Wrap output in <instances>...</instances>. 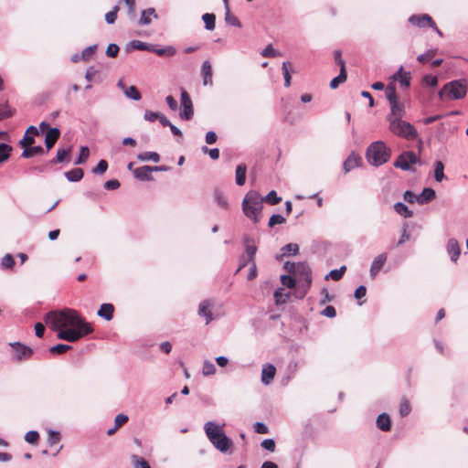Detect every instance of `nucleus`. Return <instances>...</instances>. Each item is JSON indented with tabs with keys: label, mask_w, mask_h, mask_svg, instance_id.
<instances>
[{
	"label": "nucleus",
	"mask_w": 468,
	"mask_h": 468,
	"mask_svg": "<svg viewBox=\"0 0 468 468\" xmlns=\"http://www.w3.org/2000/svg\"><path fill=\"white\" fill-rule=\"evenodd\" d=\"M44 321L53 331H58V339L67 342H76L93 332L91 324L69 308L50 311L45 314Z\"/></svg>",
	"instance_id": "obj_1"
},
{
	"label": "nucleus",
	"mask_w": 468,
	"mask_h": 468,
	"mask_svg": "<svg viewBox=\"0 0 468 468\" xmlns=\"http://www.w3.org/2000/svg\"><path fill=\"white\" fill-rule=\"evenodd\" d=\"M224 425L219 426L214 421H207L204 424V431L212 445L220 452L226 453L232 447L233 442L223 431Z\"/></svg>",
	"instance_id": "obj_2"
},
{
	"label": "nucleus",
	"mask_w": 468,
	"mask_h": 468,
	"mask_svg": "<svg viewBox=\"0 0 468 468\" xmlns=\"http://www.w3.org/2000/svg\"><path fill=\"white\" fill-rule=\"evenodd\" d=\"M263 198L257 191H249L242 200V211L244 215L254 223L260 221V216L262 210Z\"/></svg>",
	"instance_id": "obj_3"
},
{
	"label": "nucleus",
	"mask_w": 468,
	"mask_h": 468,
	"mask_svg": "<svg viewBox=\"0 0 468 468\" xmlns=\"http://www.w3.org/2000/svg\"><path fill=\"white\" fill-rule=\"evenodd\" d=\"M391 156V150L382 141H376L370 144L366 151L367 162L374 166H380L386 164Z\"/></svg>",
	"instance_id": "obj_4"
},
{
	"label": "nucleus",
	"mask_w": 468,
	"mask_h": 468,
	"mask_svg": "<svg viewBox=\"0 0 468 468\" xmlns=\"http://www.w3.org/2000/svg\"><path fill=\"white\" fill-rule=\"evenodd\" d=\"M389 130L394 134L406 140H414L418 137V132L410 122L399 118H388Z\"/></svg>",
	"instance_id": "obj_5"
},
{
	"label": "nucleus",
	"mask_w": 468,
	"mask_h": 468,
	"mask_svg": "<svg viewBox=\"0 0 468 468\" xmlns=\"http://www.w3.org/2000/svg\"><path fill=\"white\" fill-rule=\"evenodd\" d=\"M467 92V85L464 80H456L446 83L439 91L441 99L447 96L450 100H459L463 98Z\"/></svg>",
	"instance_id": "obj_6"
},
{
	"label": "nucleus",
	"mask_w": 468,
	"mask_h": 468,
	"mask_svg": "<svg viewBox=\"0 0 468 468\" xmlns=\"http://www.w3.org/2000/svg\"><path fill=\"white\" fill-rule=\"evenodd\" d=\"M296 281L303 287L302 297L305 295L312 283V271L306 262H297V270L293 274Z\"/></svg>",
	"instance_id": "obj_7"
},
{
	"label": "nucleus",
	"mask_w": 468,
	"mask_h": 468,
	"mask_svg": "<svg viewBox=\"0 0 468 468\" xmlns=\"http://www.w3.org/2000/svg\"><path fill=\"white\" fill-rule=\"evenodd\" d=\"M418 163H420V158L414 152L404 151L398 156L393 165L396 168H399L403 171H414L410 165H415Z\"/></svg>",
	"instance_id": "obj_8"
},
{
	"label": "nucleus",
	"mask_w": 468,
	"mask_h": 468,
	"mask_svg": "<svg viewBox=\"0 0 468 468\" xmlns=\"http://www.w3.org/2000/svg\"><path fill=\"white\" fill-rule=\"evenodd\" d=\"M181 119L186 121L192 119L194 115L193 104L190 96L185 90H181Z\"/></svg>",
	"instance_id": "obj_9"
},
{
	"label": "nucleus",
	"mask_w": 468,
	"mask_h": 468,
	"mask_svg": "<svg viewBox=\"0 0 468 468\" xmlns=\"http://www.w3.org/2000/svg\"><path fill=\"white\" fill-rule=\"evenodd\" d=\"M214 305V301L211 299H206L199 303L197 314L199 316L206 319V324H208L214 320V316L211 312V307Z\"/></svg>",
	"instance_id": "obj_10"
},
{
	"label": "nucleus",
	"mask_w": 468,
	"mask_h": 468,
	"mask_svg": "<svg viewBox=\"0 0 468 468\" xmlns=\"http://www.w3.org/2000/svg\"><path fill=\"white\" fill-rule=\"evenodd\" d=\"M409 22L417 27L424 28L433 26V20L431 16L427 14L412 15L409 17Z\"/></svg>",
	"instance_id": "obj_11"
},
{
	"label": "nucleus",
	"mask_w": 468,
	"mask_h": 468,
	"mask_svg": "<svg viewBox=\"0 0 468 468\" xmlns=\"http://www.w3.org/2000/svg\"><path fill=\"white\" fill-rule=\"evenodd\" d=\"M387 259H388V254L386 252L380 253L377 257H375V259L373 260V261L371 263L370 270H369L371 279L376 278V276L378 275L379 271L382 269V267L386 263Z\"/></svg>",
	"instance_id": "obj_12"
},
{
	"label": "nucleus",
	"mask_w": 468,
	"mask_h": 468,
	"mask_svg": "<svg viewBox=\"0 0 468 468\" xmlns=\"http://www.w3.org/2000/svg\"><path fill=\"white\" fill-rule=\"evenodd\" d=\"M10 345L16 351V360L21 361L23 359H27L32 356L33 350L29 346L19 342H15Z\"/></svg>",
	"instance_id": "obj_13"
},
{
	"label": "nucleus",
	"mask_w": 468,
	"mask_h": 468,
	"mask_svg": "<svg viewBox=\"0 0 468 468\" xmlns=\"http://www.w3.org/2000/svg\"><path fill=\"white\" fill-rule=\"evenodd\" d=\"M38 134H39L38 129L34 125H30L27 129L23 138L19 141V145L21 147L32 145L35 143V136H37Z\"/></svg>",
	"instance_id": "obj_14"
},
{
	"label": "nucleus",
	"mask_w": 468,
	"mask_h": 468,
	"mask_svg": "<svg viewBox=\"0 0 468 468\" xmlns=\"http://www.w3.org/2000/svg\"><path fill=\"white\" fill-rule=\"evenodd\" d=\"M391 78L393 80L399 81L405 88H409L410 85V72L405 71L403 66H400Z\"/></svg>",
	"instance_id": "obj_15"
},
{
	"label": "nucleus",
	"mask_w": 468,
	"mask_h": 468,
	"mask_svg": "<svg viewBox=\"0 0 468 468\" xmlns=\"http://www.w3.org/2000/svg\"><path fill=\"white\" fill-rule=\"evenodd\" d=\"M60 136V131L58 128H50L45 137L46 152H48L57 143Z\"/></svg>",
	"instance_id": "obj_16"
},
{
	"label": "nucleus",
	"mask_w": 468,
	"mask_h": 468,
	"mask_svg": "<svg viewBox=\"0 0 468 468\" xmlns=\"http://www.w3.org/2000/svg\"><path fill=\"white\" fill-rule=\"evenodd\" d=\"M133 176L140 181H153L152 169L150 165H144L133 170Z\"/></svg>",
	"instance_id": "obj_17"
},
{
	"label": "nucleus",
	"mask_w": 468,
	"mask_h": 468,
	"mask_svg": "<svg viewBox=\"0 0 468 468\" xmlns=\"http://www.w3.org/2000/svg\"><path fill=\"white\" fill-rule=\"evenodd\" d=\"M447 252L450 255L451 261L456 262L461 254V249L458 241L452 238L447 242Z\"/></svg>",
	"instance_id": "obj_18"
},
{
	"label": "nucleus",
	"mask_w": 468,
	"mask_h": 468,
	"mask_svg": "<svg viewBox=\"0 0 468 468\" xmlns=\"http://www.w3.org/2000/svg\"><path fill=\"white\" fill-rule=\"evenodd\" d=\"M276 368L271 364H265L261 370V382L264 385H269L274 378Z\"/></svg>",
	"instance_id": "obj_19"
},
{
	"label": "nucleus",
	"mask_w": 468,
	"mask_h": 468,
	"mask_svg": "<svg viewBox=\"0 0 468 468\" xmlns=\"http://www.w3.org/2000/svg\"><path fill=\"white\" fill-rule=\"evenodd\" d=\"M201 76L203 78V85L212 86V67L208 60H205L201 65Z\"/></svg>",
	"instance_id": "obj_20"
},
{
	"label": "nucleus",
	"mask_w": 468,
	"mask_h": 468,
	"mask_svg": "<svg viewBox=\"0 0 468 468\" xmlns=\"http://www.w3.org/2000/svg\"><path fill=\"white\" fill-rule=\"evenodd\" d=\"M361 157L355 153H351L343 164L345 173L350 172L352 169L359 166Z\"/></svg>",
	"instance_id": "obj_21"
},
{
	"label": "nucleus",
	"mask_w": 468,
	"mask_h": 468,
	"mask_svg": "<svg viewBox=\"0 0 468 468\" xmlns=\"http://www.w3.org/2000/svg\"><path fill=\"white\" fill-rule=\"evenodd\" d=\"M23 148H24V151L22 152L21 157L26 158V159L31 158L35 155H44L48 153L40 145H37V146L29 145V146H26Z\"/></svg>",
	"instance_id": "obj_22"
},
{
	"label": "nucleus",
	"mask_w": 468,
	"mask_h": 468,
	"mask_svg": "<svg viewBox=\"0 0 468 468\" xmlns=\"http://www.w3.org/2000/svg\"><path fill=\"white\" fill-rule=\"evenodd\" d=\"M436 197L434 189L431 187L423 188L422 192L418 196V203L420 205H425L433 200Z\"/></svg>",
	"instance_id": "obj_23"
},
{
	"label": "nucleus",
	"mask_w": 468,
	"mask_h": 468,
	"mask_svg": "<svg viewBox=\"0 0 468 468\" xmlns=\"http://www.w3.org/2000/svg\"><path fill=\"white\" fill-rule=\"evenodd\" d=\"M114 306L112 303H102L97 312L100 317L104 318L106 321H111L113 318Z\"/></svg>",
	"instance_id": "obj_24"
},
{
	"label": "nucleus",
	"mask_w": 468,
	"mask_h": 468,
	"mask_svg": "<svg viewBox=\"0 0 468 468\" xmlns=\"http://www.w3.org/2000/svg\"><path fill=\"white\" fill-rule=\"evenodd\" d=\"M247 176V165L245 164H239L236 167L235 172V182L239 186H241L246 182Z\"/></svg>",
	"instance_id": "obj_25"
},
{
	"label": "nucleus",
	"mask_w": 468,
	"mask_h": 468,
	"mask_svg": "<svg viewBox=\"0 0 468 468\" xmlns=\"http://www.w3.org/2000/svg\"><path fill=\"white\" fill-rule=\"evenodd\" d=\"M152 16L154 18H157V14L155 12V9L153 7L144 9L142 11L141 17L139 19V25L141 26H147L150 25L152 22Z\"/></svg>",
	"instance_id": "obj_26"
},
{
	"label": "nucleus",
	"mask_w": 468,
	"mask_h": 468,
	"mask_svg": "<svg viewBox=\"0 0 468 468\" xmlns=\"http://www.w3.org/2000/svg\"><path fill=\"white\" fill-rule=\"evenodd\" d=\"M377 427L382 431H388L391 429L390 417L387 413H381L377 418Z\"/></svg>",
	"instance_id": "obj_27"
},
{
	"label": "nucleus",
	"mask_w": 468,
	"mask_h": 468,
	"mask_svg": "<svg viewBox=\"0 0 468 468\" xmlns=\"http://www.w3.org/2000/svg\"><path fill=\"white\" fill-rule=\"evenodd\" d=\"M390 112L391 114L388 118H399L402 119L404 114V105L400 103L399 101H396L390 103Z\"/></svg>",
	"instance_id": "obj_28"
},
{
	"label": "nucleus",
	"mask_w": 468,
	"mask_h": 468,
	"mask_svg": "<svg viewBox=\"0 0 468 468\" xmlns=\"http://www.w3.org/2000/svg\"><path fill=\"white\" fill-rule=\"evenodd\" d=\"M84 172L81 168H74L65 173L66 178L69 182H79L83 178Z\"/></svg>",
	"instance_id": "obj_29"
},
{
	"label": "nucleus",
	"mask_w": 468,
	"mask_h": 468,
	"mask_svg": "<svg viewBox=\"0 0 468 468\" xmlns=\"http://www.w3.org/2000/svg\"><path fill=\"white\" fill-rule=\"evenodd\" d=\"M137 159L141 162L153 161L158 163L160 161V155L156 152H144L137 154Z\"/></svg>",
	"instance_id": "obj_30"
},
{
	"label": "nucleus",
	"mask_w": 468,
	"mask_h": 468,
	"mask_svg": "<svg viewBox=\"0 0 468 468\" xmlns=\"http://www.w3.org/2000/svg\"><path fill=\"white\" fill-rule=\"evenodd\" d=\"M394 209L399 215L406 218H411L413 216L412 210L409 209V207L402 202L395 203Z\"/></svg>",
	"instance_id": "obj_31"
},
{
	"label": "nucleus",
	"mask_w": 468,
	"mask_h": 468,
	"mask_svg": "<svg viewBox=\"0 0 468 468\" xmlns=\"http://www.w3.org/2000/svg\"><path fill=\"white\" fill-rule=\"evenodd\" d=\"M127 48L151 51V49H153V45L140 40H133L128 44Z\"/></svg>",
	"instance_id": "obj_32"
},
{
	"label": "nucleus",
	"mask_w": 468,
	"mask_h": 468,
	"mask_svg": "<svg viewBox=\"0 0 468 468\" xmlns=\"http://www.w3.org/2000/svg\"><path fill=\"white\" fill-rule=\"evenodd\" d=\"M434 177L437 182H441L446 178L444 175V165L441 161H436L434 164Z\"/></svg>",
	"instance_id": "obj_33"
},
{
	"label": "nucleus",
	"mask_w": 468,
	"mask_h": 468,
	"mask_svg": "<svg viewBox=\"0 0 468 468\" xmlns=\"http://www.w3.org/2000/svg\"><path fill=\"white\" fill-rule=\"evenodd\" d=\"M202 20L205 23V28L208 31L215 29L216 16L212 13H206L202 16Z\"/></svg>",
	"instance_id": "obj_34"
},
{
	"label": "nucleus",
	"mask_w": 468,
	"mask_h": 468,
	"mask_svg": "<svg viewBox=\"0 0 468 468\" xmlns=\"http://www.w3.org/2000/svg\"><path fill=\"white\" fill-rule=\"evenodd\" d=\"M131 462L133 468H151L147 461L136 454L131 456Z\"/></svg>",
	"instance_id": "obj_35"
},
{
	"label": "nucleus",
	"mask_w": 468,
	"mask_h": 468,
	"mask_svg": "<svg viewBox=\"0 0 468 468\" xmlns=\"http://www.w3.org/2000/svg\"><path fill=\"white\" fill-rule=\"evenodd\" d=\"M90 156V149L88 146H81L78 157L74 164L76 165L85 164Z\"/></svg>",
	"instance_id": "obj_36"
},
{
	"label": "nucleus",
	"mask_w": 468,
	"mask_h": 468,
	"mask_svg": "<svg viewBox=\"0 0 468 468\" xmlns=\"http://www.w3.org/2000/svg\"><path fill=\"white\" fill-rule=\"evenodd\" d=\"M299 252V246L296 243H289L282 248V256L296 255Z\"/></svg>",
	"instance_id": "obj_37"
},
{
	"label": "nucleus",
	"mask_w": 468,
	"mask_h": 468,
	"mask_svg": "<svg viewBox=\"0 0 468 468\" xmlns=\"http://www.w3.org/2000/svg\"><path fill=\"white\" fill-rule=\"evenodd\" d=\"M346 69H340L339 75L334 78L330 82L331 89H336L340 83H343L346 80Z\"/></svg>",
	"instance_id": "obj_38"
},
{
	"label": "nucleus",
	"mask_w": 468,
	"mask_h": 468,
	"mask_svg": "<svg viewBox=\"0 0 468 468\" xmlns=\"http://www.w3.org/2000/svg\"><path fill=\"white\" fill-rule=\"evenodd\" d=\"M214 197L218 207H220L223 209L229 208V202L226 197L224 196L223 192H221L220 190H216L214 193Z\"/></svg>",
	"instance_id": "obj_39"
},
{
	"label": "nucleus",
	"mask_w": 468,
	"mask_h": 468,
	"mask_svg": "<svg viewBox=\"0 0 468 468\" xmlns=\"http://www.w3.org/2000/svg\"><path fill=\"white\" fill-rule=\"evenodd\" d=\"M70 153V148L67 149H58L57 151L56 157L51 161V164H59L66 161L67 157H69Z\"/></svg>",
	"instance_id": "obj_40"
},
{
	"label": "nucleus",
	"mask_w": 468,
	"mask_h": 468,
	"mask_svg": "<svg viewBox=\"0 0 468 468\" xmlns=\"http://www.w3.org/2000/svg\"><path fill=\"white\" fill-rule=\"evenodd\" d=\"M225 22L228 25L234 26L237 27H241L239 20L237 18V16L231 14L229 7H228V9H225Z\"/></svg>",
	"instance_id": "obj_41"
},
{
	"label": "nucleus",
	"mask_w": 468,
	"mask_h": 468,
	"mask_svg": "<svg viewBox=\"0 0 468 468\" xmlns=\"http://www.w3.org/2000/svg\"><path fill=\"white\" fill-rule=\"evenodd\" d=\"M346 270V266H342L340 269L332 270L326 276L325 280L332 279L333 281H339Z\"/></svg>",
	"instance_id": "obj_42"
},
{
	"label": "nucleus",
	"mask_w": 468,
	"mask_h": 468,
	"mask_svg": "<svg viewBox=\"0 0 468 468\" xmlns=\"http://www.w3.org/2000/svg\"><path fill=\"white\" fill-rule=\"evenodd\" d=\"M151 52L155 53L158 56H174L176 54V49L169 46L163 48H155V47L153 45V49H151Z\"/></svg>",
	"instance_id": "obj_43"
},
{
	"label": "nucleus",
	"mask_w": 468,
	"mask_h": 468,
	"mask_svg": "<svg viewBox=\"0 0 468 468\" xmlns=\"http://www.w3.org/2000/svg\"><path fill=\"white\" fill-rule=\"evenodd\" d=\"M125 96L133 101H140L142 96L135 86L128 87L123 92Z\"/></svg>",
	"instance_id": "obj_44"
},
{
	"label": "nucleus",
	"mask_w": 468,
	"mask_h": 468,
	"mask_svg": "<svg viewBox=\"0 0 468 468\" xmlns=\"http://www.w3.org/2000/svg\"><path fill=\"white\" fill-rule=\"evenodd\" d=\"M12 151V147L5 143H0V163L6 161Z\"/></svg>",
	"instance_id": "obj_45"
},
{
	"label": "nucleus",
	"mask_w": 468,
	"mask_h": 468,
	"mask_svg": "<svg viewBox=\"0 0 468 468\" xmlns=\"http://www.w3.org/2000/svg\"><path fill=\"white\" fill-rule=\"evenodd\" d=\"M263 198V202H266L270 205H276L282 201V197H278L276 191H270Z\"/></svg>",
	"instance_id": "obj_46"
},
{
	"label": "nucleus",
	"mask_w": 468,
	"mask_h": 468,
	"mask_svg": "<svg viewBox=\"0 0 468 468\" xmlns=\"http://www.w3.org/2000/svg\"><path fill=\"white\" fill-rule=\"evenodd\" d=\"M248 241H249V238H245V243H246L245 252L247 254L248 261H251V263H252V262H255L254 257L257 252V247L255 245L248 244L247 243Z\"/></svg>",
	"instance_id": "obj_47"
},
{
	"label": "nucleus",
	"mask_w": 468,
	"mask_h": 468,
	"mask_svg": "<svg viewBox=\"0 0 468 468\" xmlns=\"http://www.w3.org/2000/svg\"><path fill=\"white\" fill-rule=\"evenodd\" d=\"M15 263V260L11 254H5L1 260V267L4 270H12Z\"/></svg>",
	"instance_id": "obj_48"
},
{
	"label": "nucleus",
	"mask_w": 468,
	"mask_h": 468,
	"mask_svg": "<svg viewBox=\"0 0 468 468\" xmlns=\"http://www.w3.org/2000/svg\"><path fill=\"white\" fill-rule=\"evenodd\" d=\"M72 348L71 346L65 345V344H58L56 346H53L49 348V352L51 354L56 355H61L66 353L67 351L70 350Z\"/></svg>",
	"instance_id": "obj_49"
},
{
	"label": "nucleus",
	"mask_w": 468,
	"mask_h": 468,
	"mask_svg": "<svg viewBox=\"0 0 468 468\" xmlns=\"http://www.w3.org/2000/svg\"><path fill=\"white\" fill-rule=\"evenodd\" d=\"M215 373H216L215 365L209 360H205L203 363V366H202V374L204 376H211V375H214Z\"/></svg>",
	"instance_id": "obj_50"
},
{
	"label": "nucleus",
	"mask_w": 468,
	"mask_h": 468,
	"mask_svg": "<svg viewBox=\"0 0 468 468\" xmlns=\"http://www.w3.org/2000/svg\"><path fill=\"white\" fill-rule=\"evenodd\" d=\"M274 300L276 304L284 303L288 298V294L284 292L282 288H277L274 292Z\"/></svg>",
	"instance_id": "obj_51"
},
{
	"label": "nucleus",
	"mask_w": 468,
	"mask_h": 468,
	"mask_svg": "<svg viewBox=\"0 0 468 468\" xmlns=\"http://www.w3.org/2000/svg\"><path fill=\"white\" fill-rule=\"evenodd\" d=\"M261 55L264 58H275L280 56V52L274 49L271 44H269L261 50Z\"/></svg>",
	"instance_id": "obj_52"
},
{
	"label": "nucleus",
	"mask_w": 468,
	"mask_h": 468,
	"mask_svg": "<svg viewBox=\"0 0 468 468\" xmlns=\"http://www.w3.org/2000/svg\"><path fill=\"white\" fill-rule=\"evenodd\" d=\"M97 47L98 46L96 44H94V45L89 46L86 48H84L81 52L82 60H84V61L90 60V58L95 53Z\"/></svg>",
	"instance_id": "obj_53"
},
{
	"label": "nucleus",
	"mask_w": 468,
	"mask_h": 468,
	"mask_svg": "<svg viewBox=\"0 0 468 468\" xmlns=\"http://www.w3.org/2000/svg\"><path fill=\"white\" fill-rule=\"evenodd\" d=\"M386 98L389 104L398 101L396 88L394 85H388L386 89Z\"/></svg>",
	"instance_id": "obj_54"
},
{
	"label": "nucleus",
	"mask_w": 468,
	"mask_h": 468,
	"mask_svg": "<svg viewBox=\"0 0 468 468\" xmlns=\"http://www.w3.org/2000/svg\"><path fill=\"white\" fill-rule=\"evenodd\" d=\"M108 169V163L105 160H100L98 165L92 168L91 172L95 175H102Z\"/></svg>",
	"instance_id": "obj_55"
},
{
	"label": "nucleus",
	"mask_w": 468,
	"mask_h": 468,
	"mask_svg": "<svg viewBox=\"0 0 468 468\" xmlns=\"http://www.w3.org/2000/svg\"><path fill=\"white\" fill-rule=\"evenodd\" d=\"M435 54H436L435 49H430V50L426 51L425 53L419 55L417 59L419 62L424 64V63L429 62L434 57Z\"/></svg>",
	"instance_id": "obj_56"
},
{
	"label": "nucleus",
	"mask_w": 468,
	"mask_h": 468,
	"mask_svg": "<svg viewBox=\"0 0 468 468\" xmlns=\"http://www.w3.org/2000/svg\"><path fill=\"white\" fill-rule=\"evenodd\" d=\"M411 411V407L407 399H402L399 404V414L401 417L408 416Z\"/></svg>",
	"instance_id": "obj_57"
},
{
	"label": "nucleus",
	"mask_w": 468,
	"mask_h": 468,
	"mask_svg": "<svg viewBox=\"0 0 468 468\" xmlns=\"http://www.w3.org/2000/svg\"><path fill=\"white\" fill-rule=\"evenodd\" d=\"M281 282L282 285L288 287V288H293L296 284V279L292 275H282L281 276Z\"/></svg>",
	"instance_id": "obj_58"
},
{
	"label": "nucleus",
	"mask_w": 468,
	"mask_h": 468,
	"mask_svg": "<svg viewBox=\"0 0 468 468\" xmlns=\"http://www.w3.org/2000/svg\"><path fill=\"white\" fill-rule=\"evenodd\" d=\"M284 222H285V218L282 215L273 214L272 216H271L268 225L270 228H272L275 225L282 224Z\"/></svg>",
	"instance_id": "obj_59"
},
{
	"label": "nucleus",
	"mask_w": 468,
	"mask_h": 468,
	"mask_svg": "<svg viewBox=\"0 0 468 468\" xmlns=\"http://www.w3.org/2000/svg\"><path fill=\"white\" fill-rule=\"evenodd\" d=\"M288 62H283L282 66V75L284 78V86L289 87L291 85V74L288 69Z\"/></svg>",
	"instance_id": "obj_60"
},
{
	"label": "nucleus",
	"mask_w": 468,
	"mask_h": 468,
	"mask_svg": "<svg viewBox=\"0 0 468 468\" xmlns=\"http://www.w3.org/2000/svg\"><path fill=\"white\" fill-rule=\"evenodd\" d=\"M119 11V6L118 5H115L112 11L108 12L106 15H105V21L108 23V24H113L117 18V13Z\"/></svg>",
	"instance_id": "obj_61"
},
{
	"label": "nucleus",
	"mask_w": 468,
	"mask_h": 468,
	"mask_svg": "<svg viewBox=\"0 0 468 468\" xmlns=\"http://www.w3.org/2000/svg\"><path fill=\"white\" fill-rule=\"evenodd\" d=\"M39 434L37 431H30L25 434V441L28 443H36L38 441Z\"/></svg>",
	"instance_id": "obj_62"
},
{
	"label": "nucleus",
	"mask_w": 468,
	"mask_h": 468,
	"mask_svg": "<svg viewBox=\"0 0 468 468\" xmlns=\"http://www.w3.org/2000/svg\"><path fill=\"white\" fill-rule=\"evenodd\" d=\"M60 441V434L56 431H49L48 442L50 446L57 444Z\"/></svg>",
	"instance_id": "obj_63"
},
{
	"label": "nucleus",
	"mask_w": 468,
	"mask_h": 468,
	"mask_svg": "<svg viewBox=\"0 0 468 468\" xmlns=\"http://www.w3.org/2000/svg\"><path fill=\"white\" fill-rule=\"evenodd\" d=\"M119 47L116 44L111 43L106 49V56L109 58H115L119 53Z\"/></svg>",
	"instance_id": "obj_64"
}]
</instances>
